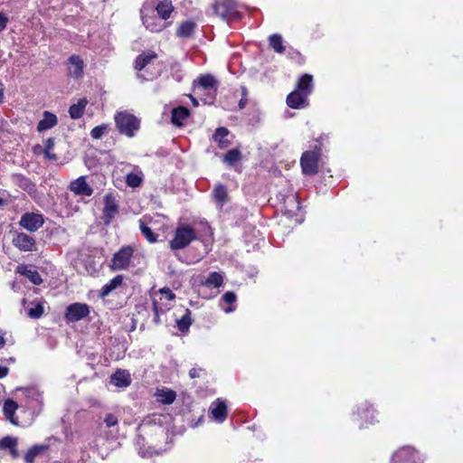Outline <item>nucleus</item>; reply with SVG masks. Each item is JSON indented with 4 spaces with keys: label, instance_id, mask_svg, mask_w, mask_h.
Listing matches in <instances>:
<instances>
[{
    "label": "nucleus",
    "instance_id": "1",
    "mask_svg": "<svg viewBox=\"0 0 463 463\" xmlns=\"http://www.w3.org/2000/svg\"><path fill=\"white\" fill-rule=\"evenodd\" d=\"M116 127L118 131L129 137L139 128V120L132 114L122 111L115 116Z\"/></svg>",
    "mask_w": 463,
    "mask_h": 463
},
{
    "label": "nucleus",
    "instance_id": "2",
    "mask_svg": "<svg viewBox=\"0 0 463 463\" xmlns=\"http://www.w3.org/2000/svg\"><path fill=\"white\" fill-rule=\"evenodd\" d=\"M320 156L321 150L319 148L306 151L302 154L300 165L302 171L306 175H314L317 173Z\"/></svg>",
    "mask_w": 463,
    "mask_h": 463
},
{
    "label": "nucleus",
    "instance_id": "3",
    "mask_svg": "<svg viewBox=\"0 0 463 463\" xmlns=\"http://www.w3.org/2000/svg\"><path fill=\"white\" fill-rule=\"evenodd\" d=\"M134 249L131 246L122 247L118 252H116L112 259V269H126L129 266L130 260L132 258Z\"/></svg>",
    "mask_w": 463,
    "mask_h": 463
},
{
    "label": "nucleus",
    "instance_id": "4",
    "mask_svg": "<svg viewBox=\"0 0 463 463\" xmlns=\"http://www.w3.org/2000/svg\"><path fill=\"white\" fill-rule=\"evenodd\" d=\"M149 13H153V5L149 4V0H146L140 9L143 24L151 32H160L163 29V25L156 23L155 16H150Z\"/></svg>",
    "mask_w": 463,
    "mask_h": 463
},
{
    "label": "nucleus",
    "instance_id": "5",
    "mask_svg": "<svg viewBox=\"0 0 463 463\" xmlns=\"http://www.w3.org/2000/svg\"><path fill=\"white\" fill-rule=\"evenodd\" d=\"M217 81L212 75H202L198 78V86L197 90L201 91H208V97L204 98L205 103H212L213 101V95L216 91Z\"/></svg>",
    "mask_w": 463,
    "mask_h": 463
},
{
    "label": "nucleus",
    "instance_id": "6",
    "mask_svg": "<svg viewBox=\"0 0 463 463\" xmlns=\"http://www.w3.org/2000/svg\"><path fill=\"white\" fill-rule=\"evenodd\" d=\"M90 314V307L84 303H73L67 307L65 318L68 321L76 322Z\"/></svg>",
    "mask_w": 463,
    "mask_h": 463
},
{
    "label": "nucleus",
    "instance_id": "7",
    "mask_svg": "<svg viewBox=\"0 0 463 463\" xmlns=\"http://www.w3.org/2000/svg\"><path fill=\"white\" fill-rule=\"evenodd\" d=\"M118 213V204L114 195L108 194L104 196L103 220L109 223Z\"/></svg>",
    "mask_w": 463,
    "mask_h": 463
},
{
    "label": "nucleus",
    "instance_id": "8",
    "mask_svg": "<svg viewBox=\"0 0 463 463\" xmlns=\"http://www.w3.org/2000/svg\"><path fill=\"white\" fill-rule=\"evenodd\" d=\"M20 224L29 232H35L43 224V217L40 213H26L22 216Z\"/></svg>",
    "mask_w": 463,
    "mask_h": 463
},
{
    "label": "nucleus",
    "instance_id": "9",
    "mask_svg": "<svg viewBox=\"0 0 463 463\" xmlns=\"http://www.w3.org/2000/svg\"><path fill=\"white\" fill-rule=\"evenodd\" d=\"M392 463H416V453L411 447H403L394 453Z\"/></svg>",
    "mask_w": 463,
    "mask_h": 463
},
{
    "label": "nucleus",
    "instance_id": "10",
    "mask_svg": "<svg viewBox=\"0 0 463 463\" xmlns=\"http://www.w3.org/2000/svg\"><path fill=\"white\" fill-rule=\"evenodd\" d=\"M213 8L217 15L226 18L236 11V4L233 0H217Z\"/></svg>",
    "mask_w": 463,
    "mask_h": 463
},
{
    "label": "nucleus",
    "instance_id": "11",
    "mask_svg": "<svg viewBox=\"0 0 463 463\" xmlns=\"http://www.w3.org/2000/svg\"><path fill=\"white\" fill-rule=\"evenodd\" d=\"M195 239L194 233H175V237L169 242L170 248L173 250L184 249Z\"/></svg>",
    "mask_w": 463,
    "mask_h": 463
},
{
    "label": "nucleus",
    "instance_id": "12",
    "mask_svg": "<svg viewBox=\"0 0 463 463\" xmlns=\"http://www.w3.org/2000/svg\"><path fill=\"white\" fill-rule=\"evenodd\" d=\"M13 243L21 250H33L35 240L27 233H15Z\"/></svg>",
    "mask_w": 463,
    "mask_h": 463
},
{
    "label": "nucleus",
    "instance_id": "13",
    "mask_svg": "<svg viewBox=\"0 0 463 463\" xmlns=\"http://www.w3.org/2000/svg\"><path fill=\"white\" fill-rule=\"evenodd\" d=\"M69 75L79 79L83 75L84 62L79 55H71L68 60Z\"/></svg>",
    "mask_w": 463,
    "mask_h": 463
},
{
    "label": "nucleus",
    "instance_id": "14",
    "mask_svg": "<svg viewBox=\"0 0 463 463\" xmlns=\"http://www.w3.org/2000/svg\"><path fill=\"white\" fill-rule=\"evenodd\" d=\"M70 190L76 194L90 196L93 189L86 182L84 176H80L70 184Z\"/></svg>",
    "mask_w": 463,
    "mask_h": 463
},
{
    "label": "nucleus",
    "instance_id": "15",
    "mask_svg": "<svg viewBox=\"0 0 463 463\" xmlns=\"http://www.w3.org/2000/svg\"><path fill=\"white\" fill-rule=\"evenodd\" d=\"M156 58L157 55L155 52H144L136 58L134 62V68L137 71H142L147 65L151 64L155 60H156Z\"/></svg>",
    "mask_w": 463,
    "mask_h": 463
},
{
    "label": "nucleus",
    "instance_id": "16",
    "mask_svg": "<svg viewBox=\"0 0 463 463\" xmlns=\"http://www.w3.org/2000/svg\"><path fill=\"white\" fill-rule=\"evenodd\" d=\"M307 99V96L304 94V92H300L299 90H295L288 95L287 104L292 109H299L305 106Z\"/></svg>",
    "mask_w": 463,
    "mask_h": 463
},
{
    "label": "nucleus",
    "instance_id": "17",
    "mask_svg": "<svg viewBox=\"0 0 463 463\" xmlns=\"http://www.w3.org/2000/svg\"><path fill=\"white\" fill-rule=\"evenodd\" d=\"M283 210L285 213L289 217L297 214V213L300 210V203L295 194L288 195L284 199Z\"/></svg>",
    "mask_w": 463,
    "mask_h": 463
},
{
    "label": "nucleus",
    "instance_id": "18",
    "mask_svg": "<svg viewBox=\"0 0 463 463\" xmlns=\"http://www.w3.org/2000/svg\"><path fill=\"white\" fill-rule=\"evenodd\" d=\"M211 414L216 421H224L227 418V407L224 402L217 400L213 402L211 406Z\"/></svg>",
    "mask_w": 463,
    "mask_h": 463
},
{
    "label": "nucleus",
    "instance_id": "19",
    "mask_svg": "<svg viewBox=\"0 0 463 463\" xmlns=\"http://www.w3.org/2000/svg\"><path fill=\"white\" fill-rule=\"evenodd\" d=\"M189 115L190 112L187 108L183 106L177 107L172 110L171 121L174 125L181 127Z\"/></svg>",
    "mask_w": 463,
    "mask_h": 463
},
{
    "label": "nucleus",
    "instance_id": "20",
    "mask_svg": "<svg viewBox=\"0 0 463 463\" xmlns=\"http://www.w3.org/2000/svg\"><path fill=\"white\" fill-rule=\"evenodd\" d=\"M111 383L118 387H127L131 383L130 374L124 370H118L110 379Z\"/></svg>",
    "mask_w": 463,
    "mask_h": 463
},
{
    "label": "nucleus",
    "instance_id": "21",
    "mask_svg": "<svg viewBox=\"0 0 463 463\" xmlns=\"http://www.w3.org/2000/svg\"><path fill=\"white\" fill-rule=\"evenodd\" d=\"M57 117L53 113L44 111L43 118L41 119L37 125V130L43 132L50 129L57 124Z\"/></svg>",
    "mask_w": 463,
    "mask_h": 463
},
{
    "label": "nucleus",
    "instance_id": "22",
    "mask_svg": "<svg viewBox=\"0 0 463 463\" xmlns=\"http://www.w3.org/2000/svg\"><path fill=\"white\" fill-rule=\"evenodd\" d=\"M13 182L27 193L35 191V184L26 176L21 174H15L12 176Z\"/></svg>",
    "mask_w": 463,
    "mask_h": 463
},
{
    "label": "nucleus",
    "instance_id": "23",
    "mask_svg": "<svg viewBox=\"0 0 463 463\" xmlns=\"http://www.w3.org/2000/svg\"><path fill=\"white\" fill-rule=\"evenodd\" d=\"M123 276L118 275L105 284L100 290V297L105 298L109 296L114 289L122 284Z\"/></svg>",
    "mask_w": 463,
    "mask_h": 463
},
{
    "label": "nucleus",
    "instance_id": "24",
    "mask_svg": "<svg viewBox=\"0 0 463 463\" xmlns=\"http://www.w3.org/2000/svg\"><path fill=\"white\" fill-rule=\"evenodd\" d=\"M229 130L226 128H218L213 135V139L218 143L219 147L223 149L230 145V141L227 139Z\"/></svg>",
    "mask_w": 463,
    "mask_h": 463
},
{
    "label": "nucleus",
    "instance_id": "25",
    "mask_svg": "<svg viewBox=\"0 0 463 463\" xmlns=\"http://www.w3.org/2000/svg\"><path fill=\"white\" fill-rule=\"evenodd\" d=\"M87 103L88 101L86 99H81L78 101V103L71 105L69 109L71 118L73 119L81 118L83 116Z\"/></svg>",
    "mask_w": 463,
    "mask_h": 463
},
{
    "label": "nucleus",
    "instance_id": "26",
    "mask_svg": "<svg viewBox=\"0 0 463 463\" xmlns=\"http://www.w3.org/2000/svg\"><path fill=\"white\" fill-rule=\"evenodd\" d=\"M156 10L157 14L163 20H166L170 17L171 13L174 10L171 1L164 0L157 4Z\"/></svg>",
    "mask_w": 463,
    "mask_h": 463
},
{
    "label": "nucleus",
    "instance_id": "27",
    "mask_svg": "<svg viewBox=\"0 0 463 463\" xmlns=\"http://www.w3.org/2000/svg\"><path fill=\"white\" fill-rule=\"evenodd\" d=\"M312 80L313 78L309 74H304L298 82L297 90H299L300 92H304L307 96H308L312 92Z\"/></svg>",
    "mask_w": 463,
    "mask_h": 463
},
{
    "label": "nucleus",
    "instance_id": "28",
    "mask_svg": "<svg viewBox=\"0 0 463 463\" xmlns=\"http://www.w3.org/2000/svg\"><path fill=\"white\" fill-rule=\"evenodd\" d=\"M223 277L221 273L213 271L209 274L203 285L208 288H219L222 285Z\"/></svg>",
    "mask_w": 463,
    "mask_h": 463
},
{
    "label": "nucleus",
    "instance_id": "29",
    "mask_svg": "<svg viewBox=\"0 0 463 463\" xmlns=\"http://www.w3.org/2000/svg\"><path fill=\"white\" fill-rule=\"evenodd\" d=\"M213 195L218 204L222 206L228 198L226 187L222 184H217L213 191Z\"/></svg>",
    "mask_w": 463,
    "mask_h": 463
},
{
    "label": "nucleus",
    "instance_id": "30",
    "mask_svg": "<svg viewBox=\"0 0 463 463\" xmlns=\"http://www.w3.org/2000/svg\"><path fill=\"white\" fill-rule=\"evenodd\" d=\"M143 174L141 171L129 173L126 176V184L132 188L139 187L143 183Z\"/></svg>",
    "mask_w": 463,
    "mask_h": 463
},
{
    "label": "nucleus",
    "instance_id": "31",
    "mask_svg": "<svg viewBox=\"0 0 463 463\" xmlns=\"http://www.w3.org/2000/svg\"><path fill=\"white\" fill-rule=\"evenodd\" d=\"M242 158L241 153L238 148L229 150L223 156V162L232 166L240 162Z\"/></svg>",
    "mask_w": 463,
    "mask_h": 463
},
{
    "label": "nucleus",
    "instance_id": "32",
    "mask_svg": "<svg viewBox=\"0 0 463 463\" xmlns=\"http://www.w3.org/2000/svg\"><path fill=\"white\" fill-rule=\"evenodd\" d=\"M195 28V23L193 21H185L181 24L177 30V35L180 37H190Z\"/></svg>",
    "mask_w": 463,
    "mask_h": 463
},
{
    "label": "nucleus",
    "instance_id": "33",
    "mask_svg": "<svg viewBox=\"0 0 463 463\" xmlns=\"http://www.w3.org/2000/svg\"><path fill=\"white\" fill-rule=\"evenodd\" d=\"M47 449L46 446L43 445H36L31 448L24 456V461L26 463H33L35 458L42 454Z\"/></svg>",
    "mask_w": 463,
    "mask_h": 463
},
{
    "label": "nucleus",
    "instance_id": "34",
    "mask_svg": "<svg viewBox=\"0 0 463 463\" xmlns=\"http://www.w3.org/2000/svg\"><path fill=\"white\" fill-rule=\"evenodd\" d=\"M20 273L29 279L34 285H40L43 282L41 275L36 270L22 267L20 268Z\"/></svg>",
    "mask_w": 463,
    "mask_h": 463
},
{
    "label": "nucleus",
    "instance_id": "35",
    "mask_svg": "<svg viewBox=\"0 0 463 463\" xmlns=\"http://www.w3.org/2000/svg\"><path fill=\"white\" fill-rule=\"evenodd\" d=\"M269 45L278 53H283L285 47L282 43V37L280 34L274 33L269 36Z\"/></svg>",
    "mask_w": 463,
    "mask_h": 463
},
{
    "label": "nucleus",
    "instance_id": "36",
    "mask_svg": "<svg viewBox=\"0 0 463 463\" xmlns=\"http://www.w3.org/2000/svg\"><path fill=\"white\" fill-rule=\"evenodd\" d=\"M156 395L158 397V401H160L164 404H172L176 398L175 392L172 390L159 391Z\"/></svg>",
    "mask_w": 463,
    "mask_h": 463
},
{
    "label": "nucleus",
    "instance_id": "37",
    "mask_svg": "<svg viewBox=\"0 0 463 463\" xmlns=\"http://www.w3.org/2000/svg\"><path fill=\"white\" fill-rule=\"evenodd\" d=\"M18 405L17 403L13 400H7L5 402L4 404V412L7 419H9L13 423H14L13 420V416L14 414V411L17 410Z\"/></svg>",
    "mask_w": 463,
    "mask_h": 463
},
{
    "label": "nucleus",
    "instance_id": "38",
    "mask_svg": "<svg viewBox=\"0 0 463 463\" xmlns=\"http://www.w3.org/2000/svg\"><path fill=\"white\" fill-rule=\"evenodd\" d=\"M54 147V140L52 137H49L44 142L43 154L46 158L49 160L55 161L57 160V156L52 153V150Z\"/></svg>",
    "mask_w": 463,
    "mask_h": 463
},
{
    "label": "nucleus",
    "instance_id": "39",
    "mask_svg": "<svg viewBox=\"0 0 463 463\" xmlns=\"http://www.w3.org/2000/svg\"><path fill=\"white\" fill-rule=\"evenodd\" d=\"M191 311L189 309L185 310V314L177 320L178 328L181 332H185L188 330L191 326Z\"/></svg>",
    "mask_w": 463,
    "mask_h": 463
},
{
    "label": "nucleus",
    "instance_id": "40",
    "mask_svg": "<svg viewBox=\"0 0 463 463\" xmlns=\"http://www.w3.org/2000/svg\"><path fill=\"white\" fill-rule=\"evenodd\" d=\"M28 398L37 401L38 402H43V393L35 387H30L21 390Z\"/></svg>",
    "mask_w": 463,
    "mask_h": 463
},
{
    "label": "nucleus",
    "instance_id": "41",
    "mask_svg": "<svg viewBox=\"0 0 463 463\" xmlns=\"http://www.w3.org/2000/svg\"><path fill=\"white\" fill-rule=\"evenodd\" d=\"M12 447H17L16 438L5 437L0 439V449H10Z\"/></svg>",
    "mask_w": 463,
    "mask_h": 463
},
{
    "label": "nucleus",
    "instance_id": "42",
    "mask_svg": "<svg viewBox=\"0 0 463 463\" xmlns=\"http://www.w3.org/2000/svg\"><path fill=\"white\" fill-rule=\"evenodd\" d=\"M107 130L108 127L106 125L97 126L91 130L90 136L94 139H99L107 132Z\"/></svg>",
    "mask_w": 463,
    "mask_h": 463
},
{
    "label": "nucleus",
    "instance_id": "43",
    "mask_svg": "<svg viewBox=\"0 0 463 463\" xmlns=\"http://www.w3.org/2000/svg\"><path fill=\"white\" fill-rule=\"evenodd\" d=\"M156 296L153 298V311H154V321L158 324L159 323V314L164 313L165 309L159 305L157 299L156 298Z\"/></svg>",
    "mask_w": 463,
    "mask_h": 463
},
{
    "label": "nucleus",
    "instance_id": "44",
    "mask_svg": "<svg viewBox=\"0 0 463 463\" xmlns=\"http://www.w3.org/2000/svg\"><path fill=\"white\" fill-rule=\"evenodd\" d=\"M43 313V307L42 305L37 304L34 307L28 309V316L33 318L40 317Z\"/></svg>",
    "mask_w": 463,
    "mask_h": 463
},
{
    "label": "nucleus",
    "instance_id": "45",
    "mask_svg": "<svg viewBox=\"0 0 463 463\" xmlns=\"http://www.w3.org/2000/svg\"><path fill=\"white\" fill-rule=\"evenodd\" d=\"M158 294L160 295L159 300L166 299L171 301L175 298L173 291L166 288L160 289Z\"/></svg>",
    "mask_w": 463,
    "mask_h": 463
},
{
    "label": "nucleus",
    "instance_id": "46",
    "mask_svg": "<svg viewBox=\"0 0 463 463\" xmlns=\"http://www.w3.org/2000/svg\"><path fill=\"white\" fill-rule=\"evenodd\" d=\"M104 422L106 423V426L108 428H111V427L117 425L118 419L114 414L109 413L105 416Z\"/></svg>",
    "mask_w": 463,
    "mask_h": 463
},
{
    "label": "nucleus",
    "instance_id": "47",
    "mask_svg": "<svg viewBox=\"0 0 463 463\" xmlns=\"http://www.w3.org/2000/svg\"><path fill=\"white\" fill-rule=\"evenodd\" d=\"M222 300L225 303L232 304L236 301V295L232 291H228L222 296Z\"/></svg>",
    "mask_w": 463,
    "mask_h": 463
},
{
    "label": "nucleus",
    "instance_id": "48",
    "mask_svg": "<svg viewBox=\"0 0 463 463\" xmlns=\"http://www.w3.org/2000/svg\"><path fill=\"white\" fill-rule=\"evenodd\" d=\"M361 417L364 418L366 421H369L370 423L373 422V412L370 413L368 407L363 408Z\"/></svg>",
    "mask_w": 463,
    "mask_h": 463
},
{
    "label": "nucleus",
    "instance_id": "49",
    "mask_svg": "<svg viewBox=\"0 0 463 463\" xmlns=\"http://www.w3.org/2000/svg\"><path fill=\"white\" fill-rule=\"evenodd\" d=\"M204 372L203 369L202 368H192L189 372V376L191 378H198V377H201L202 373Z\"/></svg>",
    "mask_w": 463,
    "mask_h": 463
},
{
    "label": "nucleus",
    "instance_id": "50",
    "mask_svg": "<svg viewBox=\"0 0 463 463\" xmlns=\"http://www.w3.org/2000/svg\"><path fill=\"white\" fill-rule=\"evenodd\" d=\"M246 95H247L246 88L242 87V98L239 101V108H240V109H244L246 104H247L248 100H247Z\"/></svg>",
    "mask_w": 463,
    "mask_h": 463
},
{
    "label": "nucleus",
    "instance_id": "51",
    "mask_svg": "<svg viewBox=\"0 0 463 463\" xmlns=\"http://www.w3.org/2000/svg\"><path fill=\"white\" fill-rule=\"evenodd\" d=\"M146 239L147 240L148 242L150 243H154V242H156L158 241V235L159 233H144Z\"/></svg>",
    "mask_w": 463,
    "mask_h": 463
},
{
    "label": "nucleus",
    "instance_id": "52",
    "mask_svg": "<svg viewBox=\"0 0 463 463\" xmlns=\"http://www.w3.org/2000/svg\"><path fill=\"white\" fill-rule=\"evenodd\" d=\"M8 21V17L4 14L0 13V32L5 29Z\"/></svg>",
    "mask_w": 463,
    "mask_h": 463
},
{
    "label": "nucleus",
    "instance_id": "53",
    "mask_svg": "<svg viewBox=\"0 0 463 463\" xmlns=\"http://www.w3.org/2000/svg\"><path fill=\"white\" fill-rule=\"evenodd\" d=\"M139 222H140V230H141V232H152L151 228L147 225V223L146 222V218L141 219L139 221Z\"/></svg>",
    "mask_w": 463,
    "mask_h": 463
},
{
    "label": "nucleus",
    "instance_id": "54",
    "mask_svg": "<svg viewBox=\"0 0 463 463\" xmlns=\"http://www.w3.org/2000/svg\"><path fill=\"white\" fill-rule=\"evenodd\" d=\"M8 367L0 365V379L5 377L8 374Z\"/></svg>",
    "mask_w": 463,
    "mask_h": 463
},
{
    "label": "nucleus",
    "instance_id": "55",
    "mask_svg": "<svg viewBox=\"0 0 463 463\" xmlns=\"http://www.w3.org/2000/svg\"><path fill=\"white\" fill-rule=\"evenodd\" d=\"M9 450H10L11 456L14 458H16L19 457V453H18V450H17L16 447H12Z\"/></svg>",
    "mask_w": 463,
    "mask_h": 463
},
{
    "label": "nucleus",
    "instance_id": "56",
    "mask_svg": "<svg viewBox=\"0 0 463 463\" xmlns=\"http://www.w3.org/2000/svg\"><path fill=\"white\" fill-rule=\"evenodd\" d=\"M175 232H194V229L189 228V227L179 226L176 228Z\"/></svg>",
    "mask_w": 463,
    "mask_h": 463
},
{
    "label": "nucleus",
    "instance_id": "57",
    "mask_svg": "<svg viewBox=\"0 0 463 463\" xmlns=\"http://www.w3.org/2000/svg\"><path fill=\"white\" fill-rule=\"evenodd\" d=\"M5 344V333L3 331H0V348L4 347Z\"/></svg>",
    "mask_w": 463,
    "mask_h": 463
},
{
    "label": "nucleus",
    "instance_id": "58",
    "mask_svg": "<svg viewBox=\"0 0 463 463\" xmlns=\"http://www.w3.org/2000/svg\"><path fill=\"white\" fill-rule=\"evenodd\" d=\"M33 151L35 154H37L40 152H43V148L41 146L37 145L33 147Z\"/></svg>",
    "mask_w": 463,
    "mask_h": 463
},
{
    "label": "nucleus",
    "instance_id": "59",
    "mask_svg": "<svg viewBox=\"0 0 463 463\" xmlns=\"http://www.w3.org/2000/svg\"><path fill=\"white\" fill-rule=\"evenodd\" d=\"M4 102V88L1 86L0 88V104Z\"/></svg>",
    "mask_w": 463,
    "mask_h": 463
},
{
    "label": "nucleus",
    "instance_id": "60",
    "mask_svg": "<svg viewBox=\"0 0 463 463\" xmlns=\"http://www.w3.org/2000/svg\"><path fill=\"white\" fill-rule=\"evenodd\" d=\"M200 229L205 231L206 229H210V226L208 225L207 222L202 223V227Z\"/></svg>",
    "mask_w": 463,
    "mask_h": 463
},
{
    "label": "nucleus",
    "instance_id": "61",
    "mask_svg": "<svg viewBox=\"0 0 463 463\" xmlns=\"http://www.w3.org/2000/svg\"><path fill=\"white\" fill-rule=\"evenodd\" d=\"M233 310H234V308H233V307H227V308H224V311H225L226 313L232 312Z\"/></svg>",
    "mask_w": 463,
    "mask_h": 463
},
{
    "label": "nucleus",
    "instance_id": "62",
    "mask_svg": "<svg viewBox=\"0 0 463 463\" xmlns=\"http://www.w3.org/2000/svg\"><path fill=\"white\" fill-rule=\"evenodd\" d=\"M191 99H192V102H193V104H194V106H198V101H197V99H194V98H191Z\"/></svg>",
    "mask_w": 463,
    "mask_h": 463
},
{
    "label": "nucleus",
    "instance_id": "63",
    "mask_svg": "<svg viewBox=\"0 0 463 463\" xmlns=\"http://www.w3.org/2000/svg\"><path fill=\"white\" fill-rule=\"evenodd\" d=\"M4 204H5V201L2 198H0V207H2Z\"/></svg>",
    "mask_w": 463,
    "mask_h": 463
},
{
    "label": "nucleus",
    "instance_id": "64",
    "mask_svg": "<svg viewBox=\"0 0 463 463\" xmlns=\"http://www.w3.org/2000/svg\"><path fill=\"white\" fill-rule=\"evenodd\" d=\"M159 75V72H156V74L152 75L151 76V79L155 78V77H157Z\"/></svg>",
    "mask_w": 463,
    "mask_h": 463
}]
</instances>
